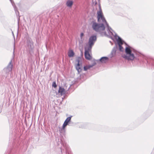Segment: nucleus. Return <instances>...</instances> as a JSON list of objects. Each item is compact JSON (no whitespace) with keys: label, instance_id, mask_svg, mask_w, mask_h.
Segmentation results:
<instances>
[{"label":"nucleus","instance_id":"obj_1","mask_svg":"<svg viewBox=\"0 0 154 154\" xmlns=\"http://www.w3.org/2000/svg\"><path fill=\"white\" fill-rule=\"evenodd\" d=\"M98 21L100 23L93 22L92 27L95 31L102 35L108 36H111L113 35V33L111 31V28L109 26L105 18L104 17L100 6H99V10L97 12Z\"/></svg>","mask_w":154,"mask_h":154},{"label":"nucleus","instance_id":"obj_2","mask_svg":"<svg viewBox=\"0 0 154 154\" xmlns=\"http://www.w3.org/2000/svg\"><path fill=\"white\" fill-rule=\"evenodd\" d=\"M125 51L127 55L125 56V58L129 60H133L134 59L135 57L134 54L131 53V50L130 49V48L126 47Z\"/></svg>","mask_w":154,"mask_h":154},{"label":"nucleus","instance_id":"obj_3","mask_svg":"<svg viewBox=\"0 0 154 154\" xmlns=\"http://www.w3.org/2000/svg\"><path fill=\"white\" fill-rule=\"evenodd\" d=\"M97 40V37L95 35H93L91 36L89 38L88 42V46L87 48L91 49L92 47L94 45V43Z\"/></svg>","mask_w":154,"mask_h":154},{"label":"nucleus","instance_id":"obj_4","mask_svg":"<svg viewBox=\"0 0 154 154\" xmlns=\"http://www.w3.org/2000/svg\"><path fill=\"white\" fill-rule=\"evenodd\" d=\"M113 35H112V36H114L116 39H117V41L118 44L119 46V50L121 51L123 50V48L122 46V45L123 44V42L121 38L115 33H113Z\"/></svg>","mask_w":154,"mask_h":154},{"label":"nucleus","instance_id":"obj_5","mask_svg":"<svg viewBox=\"0 0 154 154\" xmlns=\"http://www.w3.org/2000/svg\"><path fill=\"white\" fill-rule=\"evenodd\" d=\"M91 49H90L89 48H87L86 46L85 48V58L86 59L89 60L91 58V57L89 54V52L91 50Z\"/></svg>","mask_w":154,"mask_h":154},{"label":"nucleus","instance_id":"obj_6","mask_svg":"<svg viewBox=\"0 0 154 154\" xmlns=\"http://www.w3.org/2000/svg\"><path fill=\"white\" fill-rule=\"evenodd\" d=\"M12 62V61L11 60L9 63L7 67L4 69V70L5 71L6 73H8L11 71L13 67L11 64Z\"/></svg>","mask_w":154,"mask_h":154},{"label":"nucleus","instance_id":"obj_7","mask_svg":"<svg viewBox=\"0 0 154 154\" xmlns=\"http://www.w3.org/2000/svg\"><path fill=\"white\" fill-rule=\"evenodd\" d=\"M72 117V116H71L70 117H68L66 119L63 125L62 128H64L68 125V122L70 121Z\"/></svg>","mask_w":154,"mask_h":154},{"label":"nucleus","instance_id":"obj_8","mask_svg":"<svg viewBox=\"0 0 154 154\" xmlns=\"http://www.w3.org/2000/svg\"><path fill=\"white\" fill-rule=\"evenodd\" d=\"M78 63L77 65L75 67L76 70L78 71L79 73L81 72L82 70L81 66L79 63V60H77Z\"/></svg>","mask_w":154,"mask_h":154},{"label":"nucleus","instance_id":"obj_9","mask_svg":"<svg viewBox=\"0 0 154 154\" xmlns=\"http://www.w3.org/2000/svg\"><path fill=\"white\" fill-rule=\"evenodd\" d=\"M58 92L60 93L61 95H64L66 93L65 89L61 87H60Z\"/></svg>","mask_w":154,"mask_h":154},{"label":"nucleus","instance_id":"obj_10","mask_svg":"<svg viewBox=\"0 0 154 154\" xmlns=\"http://www.w3.org/2000/svg\"><path fill=\"white\" fill-rule=\"evenodd\" d=\"M108 58L107 57H103L100 59V61L102 63H106L108 60Z\"/></svg>","mask_w":154,"mask_h":154},{"label":"nucleus","instance_id":"obj_11","mask_svg":"<svg viewBox=\"0 0 154 154\" xmlns=\"http://www.w3.org/2000/svg\"><path fill=\"white\" fill-rule=\"evenodd\" d=\"M12 5L13 6L14 8V10L15 11L16 14H17V12L18 13V14H19V12L17 11V8L16 6L15 5V4L13 1L12 0H10Z\"/></svg>","mask_w":154,"mask_h":154},{"label":"nucleus","instance_id":"obj_12","mask_svg":"<svg viewBox=\"0 0 154 154\" xmlns=\"http://www.w3.org/2000/svg\"><path fill=\"white\" fill-rule=\"evenodd\" d=\"M73 4V2L71 0H68L66 3V5L68 7H71Z\"/></svg>","mask_w":154,"mask_h":154},{"label":"nucleus","instance_id":"obj_13","mask_svg":"<svg viewBox=\"0 0 154 154\" xmlns=\"http://www.w3.org/2000/svg\"><path fill=\"white\" fill-rule=\"evenodd\" d=\"M74 53L73 51L72 50H70L68 53V56L69 57H72L74 56Z\"/></svg>","mask_w":154,"mask_h":154},{"label":"nucleus","instance_id":"obj_14","mask_svg":"<svg viewBox=\"0 0 154 154\" xmlns=\"http://www.w3.org/2000/svg\"><path fill=\"white\" fill-rule=\"evenodd\" d=\"M93 66L88 65L84 66V69L85 71H86L88 69H90V68L92 67Z\"/></svg>","mask_w":154,"mask_h":154},{"label":"nucleus","instance_id":"obj_15","mask_svg":"<svg viewBox=\"0 0 154 154\" xmlns=\"http://www.w3.org/2000/svg\"><path fill=\"white\" fill-rule=\"evenodd\" d=\"M84 35V34L83 33H81L80 34V38L81 40V42H79L80 43H82L83 42V39H82V36Z\"/></svg>","mask_w":154,"mask_h":154},{"label":"nucleus","instance_id":"obj_16","mask_svg":"<svg viewBox=\"0 0 154 154\" xmlns=\"http://www.w3.org/2000/svg\"><path fill=\"white\" fill-rule=\"evenodd\" d=\"M52 86L53 87H54V88H56L57 87V86L55 82H53Z\"/></svg>","mask_w":154,"mask_h":154}]
</instances>
